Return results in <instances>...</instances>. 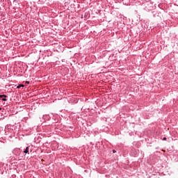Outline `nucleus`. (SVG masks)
<instances>
[{
  "instance_id": "obj_1",
  "label": "nucleus",
  "mask_w": 178,
  "mask_h": 178,
  "mask_svg": "<svg viewBox=\"0 0 178 178\" xmlns=\"http://www.w3.org/2000/svg\"><path fill=\"white\" fill-rule=\"evenodd\" d=\"M24 154H30V146H28L26 147V149L24 150Z\"/></svg>"
},
{
  "instance_id": "obj_2",
  "label": "nucleus",
  "mask_w": 178,
  "mask_h": 178,
  "mask_svg": "<svg viewBox=\"0 0 178 178\" xmlns=\"http://www.w3.org/2000/svg\"><path fill=\"white\" fill-rule=\"evenodd\" d=\"M22 87H24V85H23V84H19V85H18V86H17V88H22Z\"/></svg>"
},
{
  "instance_id": "obj_3",
  "label": "nucleus",
  "mask_w": 178,
  "mask_h": 178,
  "mask_svg": "<svg viewBox=\"0 0 178 178\" xmlns=\"http://www.w3.org/2000/svg\"><path fill=\"white\" fill-rule=\"evenodd\" d=\"M0 98H8V96L6 95H0Z\"/></svg>"
},
{
  "instance_id": "obj_4",
  "label": "nucleus",
  "mask_w": 178,
  "mask_h": 178,
  "mask_svg": "<svg viewBox=\"0 0 178 178\" xmlns=\"http://www.w3.org/2000/svg\"><path fill=\"white\" fill-rule=\"evenodd\" d=\"M2 101H8V99H6V97H3V99H2Z\"/></svg>"
},
{
  "instance_id": "obj_5",
  "label": "nucleus",
  "mask_w": 178,
  "mask_h": 178,
  "mask_svg": "<svg viewBox=\"0 0 178 178\" xmlns=\"http://www.w3.org/2000/svg\"><path fill=\"white\" fill-rule=\"evenodd\" d=\"M166 140H168V138H166L165 137H164V138H163V141H166Z\"/></svg>"
},
{
  "instance_id": "obj_6",
  "label": "nucleus",
  "mask_w": 178,
  "mask_h": 178,
  "mask_svg": "<svg viewBox=\"0 0 178 178\" xmlns=\"http://www.w3.org/2000/svg\"><path fill=\"white\" fill-rule=\"evenodd\" d=\"M113 154H116V150L113 149Z\"/></svg>"
},
{
  "instance_id": "obj_7",
  "label": "nucleus",
  "mask_w": 178,
  "mask_h": 178,
  "mask_svg": "<svg viewBox=\"0 0 178 178\" xmlns=\"http://www.w3.org/2000/svg\"><path fill=\"white\" fill-rule=\"evenodd\" d=\"M26 84H30L29 81H26Z\"/></svg>"
},
{
  "instance_id": "obj_8",
  "label": "nucleus",
  "mask_w": 178,
  "mask_h": 178,
  "mask_svg": "<svg viewBox=\"0 0 178 178\" xmlns=\"http://www.w3.org/2000/svg\"><path fill=\"white\" fill-rule=\"evenodd\" d=\"M15 1H17V0H14V2H15Z\"/></svg>"
},
{
  "instance_id": "obj_9",
  "label": "nucleus",
  "mask_w": 178,
  "mask_h": 178,
  "mask_svg": "<svg viewBox=\"0 0 178 178\" xmlns=\"http://www.w3.org/2000/svg\"><path fill=\"white\" fill-rule=\"evenodd\" d=\"M1 109H2L1 108H0V111H1Z\"/></svg>"
}]
</instances>
